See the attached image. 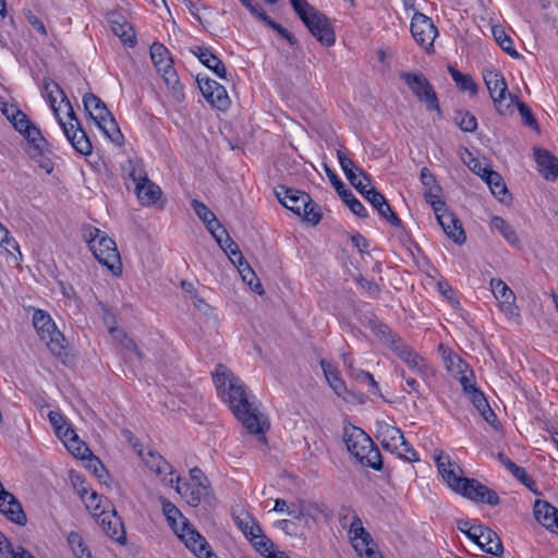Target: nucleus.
I'll list each match as a JSON object with an SVG mask.
<instances>
[{"label":"nucleus","instance_id":"obj_1","mask_svg":"<svg viewBox=\"0 0 558 558\" xmlns=\"http://www.w3.org/2000/svg\"><path fill=\"white\" fill-rule=\"evenodd\" d=\"M218 396L250 434L264 435L266 420L245 384L226 365L217 364L211 373Z\"/></svg>","mask_w":558,"mask_h":558},{"label":"nucleus","instance_id":"obj_2","mask_svg":"<svg viewBox=\"0 0 558 558\" xmlns=\"http://www.w3.org/2000/svg\"><path fill=\"white\" fill-rule=\"evenodd\" d=\"M218 396L250 434L264 435L266 420L245 384L226 365L217 364L211 373Z\"/></svg>","mask_w":558,"mask_h":558},{"label":"nucleus","instance_id":"obj_3","mask_svg":"<svg viewBox=\"0 0 558 558\" xmlns=\"http://www.w3.org/2000/svg\"><path fill=\"white\" fill-rule=\"evenodd\" d=\"M337 157L341 169L347 179L359 191V193L378 211L381 218L393 227H401V219L393 213L386 197L371 186V179L367 173L356 167L341 150L337 151Z\"/></svg>","mask_w":558,"mask_h":558},{"label":"nucleus","instance_id":"obj_4","mask_svg":"<svg viewBox=\"0 0 558 558\" xmlns=\"http://www.w3.org/2000/svg\"><path fill=\"white\" fill-rule=\"evenodd\" d=\"M162 512L175 535L198 558H218L210 545L198 531L192 527L181 511L168 499L160 497Z\"/></svg>","mask_w":558,"mask_h":558},{"label":"nucleus","instance_id":"obj_5","mask_svg":"<svg viewBox=\"0 0 558 558\" xmlns=\"http://www.w3.org/2000/svg\"><path fill=\"white\" fill-rule=\"evenodd\" d=\"M343 441L350 454L363 466L372 468L376 471L381 470V453L363 429L353 425L344 426Z\"/></svg>","mask_w":558,"mask_h":558},{"label":"nucleus","instance_id":"obj_6","mask_svg":"<svg viewBox=\"0 0 558 558\" xmlns=\"http://www.w3.org/2000/svg\"><path fill=\"white\" fill-rule=\"evenodd\" d=\"M83 238L88 243L95 258L101 265L106 266L116 276L121 274L122 263L120 253L116 242L106 232L88 226L83 229Z\"/></svg>","mask_w":558,"mask_h":558},{"label":"nucleus","instance_id":"obj_7","mask_svg":"<svg viewBox=\"0 0 558 558\" xmlns=\"http://www.w3.org/2000/svg\"><path fill=\"white\" fill-rule=\"evenodd\" d=\"M83 104L86 112L95 121L102 133L112 143L121 146L123 143V134L106 104L93 93H86L84 95Z\"/></svg>","mask_w":558,"mask_h":558},{"label":"nucleus","instance_id":"obj_8","mask_svg":"<svg viewBox=\"0 0 558 558\" xmlns=\"http://www.w3.org/2000/svg\"><path fill=\"white\" fill-rule=\"evenodd\" d=\"M375 436L381 446L398 457L407 461L414 462L418 460L415 449L405 440L400 428L392 426L384 421H377L375 424Z\"/></svg>","mask_w":558,"mask_h":558},{"label":"nucleus","instance_id":"obj_9","mask_svg":"<svg viewBox=\"0 0 558 558\" xmlns=\"http://www.w3.org/2000/svg\"><path fill=\"white\" fill-rule=\"evenodd\" d=\"M33 325L49 351L60 356L66 348V340L58 330L51 316L43 310H36L33 314Z\"/></svg>","mask_w":558,"mask_h":558},{"label":"nucleus","instance_id":"obj_10","mask_svg":"<svg viewBox=\"0 0 558 558\" xmlns=\"http://www.w3.org/2000/svg\"><path fill=\"white\" fill-rule=\"evenodd\" d=\"M483 78L496 110L500 114L512 112L515 98L508 93V85L504 75L497 71L488 70L483 73Z\"/></svg>","mask_w":558,"mask_h":558},{"label":"nucleus","instance_id":"obj_11","mask_svg":"<svg viewBox=\"0 0 558 558\" xmlns=\"http://www.w3.org/2000/svg\"><path fill=\"white\" fill-rule=\"evenodd\" d=\"M310 33L324 46L330 47L336 43L335 29L328 17L311 5L299 15Z\"/></svg>","mask_w":558,"mask_h":558},{"label":"nucleus","instance_id":"obj_12","mask_svg":"<svg viewBox=\"0 0 558 558\" xmlns=\"http://www.w3.org/2000/svg\"><path fill=\"white\" fill-rule=\"evenodd\" d=\"M400 78L408 85L414 96L425 105L428 111L441 113L437 94L429 81L421 73L401 72Z\"/></svg>","mask_w":558,"mask_h":558},{"label":"nucleus","instance_id":"obj_13","mask_svg":"<svg viewBox=\"0 0 558 558\" xmlns=\"http://www.w3.org/2000/svg\"><path fill=\"white\" fill-rule=\"evenodd\" d=\"M390 342V350L402 360L411 371L422 378H426L433 373L427 361L402 339L391 340Z\"/></svg>","mask_w":558,"mask_h":558},{"label":"nucleus","instance_id":"obj_14","mask_svg":"<svg viewBox=\"0 0 558 558\" xmlns=\"http://www.w3.org/2000/svg\"><path fill=\"white\" fill-rule=\"evenodd\" d=\"M411 33L415 41L429 51L434 47V40L438 31L430 17L421 12H415L411 21Z\"/></svg>","mask_w":558,"mask_h":558},{"label":"nucleus","instance_id":"obj_15","mask_svg":"<svg viewBox=\"0 0 558 558\" xmlns=\"http://www.w3.org/2000/svg\"><path fill=\"white\" fill-rule=\"evenodd\" d=\"M434 459L444 481L448 484V486L456 493H459V489L462 488L464 481L468 477L462 476V469L453 463L449 456L444 454L442 450H435Z\"/></svg>","mask_w":558,"mask_h":558},{"label":"nucleus","instance_id":"obj_16","mask_svg":"<svg viewBox=\"0 0 558 558\" xmlns=\"http://www.w3.org/2000/svg\"><path fill=\"white\" fill-rule=\"evenodd\" d=\"M59 123L63 130L64 135L73 146V148L82 155H90L93 151L92 143L82 129L81 122L75 116V119L68 118V121H63L59 118Z\"/></svg>","mask_w":558,"mask_h":558},{"label":"nucleus","instance_id":"obj_17","mask_svg":"<svg viewBox=\"0 0 558 558\" xmlns=\"http://www.w3.org/2000/svg\"><path fill=\"white\" fill-rule=\"evenodd\" d=\"M2 116L5 117L12 128L26 141L38 135L40 132V130L29 120L27 114L15 105L2 102Z\"/></svg>","mask_w":558,"mask_h":558},{"label":"nucleus","instance_id":"obj_18","mask_svg":"<svg viewBox=\"0 0 558 558\" xmlns=\"http://www.w3.org/2000/svg\"><path fill=\"white\" fill-rule=\"evenodd\" d=\"M44 92L58 120L61 118L60 112L62 110L65 111L68 118L75 119L74 109L58 83L51 78H44Z\"/></svg>","mask_w":558,"mask_h":558},{"label":"nucleus","instance_id":"obj_19","mask_svg":"<svg viewBox=\"0 0 558 558\" xmlns=\"http://www.w3.org/2000/svg\"><path fill=\"white\" fill-rule=\"evenodd\" d=\"M26 142V153L29 158L46 173H51L53 170V162L50 158L51 150L49 148V143L43 136L41 131L38 135L33 136Z\"/></svg>","mask_w":558,"mask_h":558},{"label":"nucleus","instance_id":"obj_20","mask_svg":"<svg viewBox=\"0 0 558 558\" xmlns=\"http://www.w3.org/2000/svg\"><path fill=\"white\" fill-rule=\"evenodd\" d=\"M458 494L472 501L487 504L489 506H497L500 502V498L495 490L474 478L465 480Z\"/></svg>","mask_w":558,"mask_h":558},{"label":"nucleus","instance_id":"obj_21","mask_svg":"<svg viewBox=\"0 0 558 558\" xmlns=\"http://www.w3.org/2000/svg\"><path fill=\"white\" fill-rule=\"evenodd\" d=\"M150 58L157 71L162 73L168 85L178 83V76L172 66V59L166 46L159 43L153 44L150 46Z\"/></svg>","mask_w":558,"mask_h":558},{"label":"nucleus","instance_id":"obj_22","mask_svg":"<svg viewBox=\"0 0 558 558\" xmlns=\"http://www.w3.org/2000/svg\"><path fill=\"white\" fill-rule=\"evenodd\" d=\"M325 171L326 174L339 194V196L342 198V201L349 206L351 211L361 218L367 217V210L364 207V205L354 196V194L345 189L343 182L339 179V177L328 167L325 165Z\"/></svg>","mask_w":558,"mask_h":558},{"label":"nucleus","instance_id":"obj_23","mask_svg":"<svg viewBox=\"0 0 558 558\" xmlns=\"http://www.w3.org/2000/svg\"><path fill=\"white\" fill-rule=\"evenodd\" d=\"M276 196L278 201L289 210L298 216H301V210L305 205H308L311 196L302 191L289 189L284 185H279L276 189Z\"/></svg>","mask_w":558,"mask_h":558},{"label":"nucleus","instance_id":"obj_24","mask_svg":"<svg viewBox=\"0 0 558 558\" xmlns=\"http://www.w3.org/2000/svg\"><path fill=\"white\" fill-rule=\"evenodd\" d=\"M492 291L500 304V310L509 317L519 316V310L515 305V295L512 290L498 278L490 280Z\"/></svg>","mask_w":558,"mask_h":558},{"label":"nucleus","instance_id":"obj_25","mask_svg":"<svg viewBox=\"0 0 558 558\" xmlns=\"http://www.w3.org/2000/svg\"><path fill=\"white\" fill-rule=\"evenodd\" d=\"M435 215L438 223L441 226L448 238H450L457 244H462L465 242L466 236L464 230L459 222V219L452 211L448 210L446 207Z\"/></svg>","mask_w":558,"mask_h":558},{"label":"nucleus","instance_id":"obj_26","mask_svg":"<svg viewBox=\"0 0 558 558\" xmlns=\"http://www.w3.org/2000/svg\"><path fill=\"white\" fill-rule=\"evenodd\" d=\"M2 515H4L10 522L24 526L27 523V517L21 502L15 496L7 492L2 487Z\"/></svg>","mask_w":558,"mask_h":558},{"label":"nucleus","instance_id":"obj_27","mask_svg":"<svg viewBox=\"0 0 558 558\" xmlns=\"http://www.w3.org/2000/svg\"><path fill=\"white\" fill-rule=\"evenodd\" d=\"M98 523L101 530L112 539L120 544H124L125 532L121 519L117 515L116 511L106 512L101 511L98 515Z\"/></svg>","mask_w":558,"mask_h":558},{"label":"nucleus","instance_id":"obj_28","mask_svg":"<svg viewBox=\"0 0 558 558\" xmlns=\"http://www.w3.org/2000/svg\"><path fill=\"white\" fill-rule=\"evenodd\" d=\"M348 536L353 548L360 556L363 555V548H366L368 545H374L372 535L364 529L363 522L359 515H354L353 521L350 522Z\"/></svg>","mask_w":558,"mask_h":558},{"label":"nucleus","instance_id":"obj_29","mask_svg":"<svg viewBox=\"0 0 558 558\" xmlns=\"http://www.w3.org/2000/svg\"><path fill=\"white\" fill-rule=\"evenodd\" d=\"M535 161L538 171L546 180H556L558 178V158L544 148L534 149Z\"/></svg>","mask_w":558,"mask_h":558},{"label":"nucleus","instance_id":"obj_30","mask_svg":"<svg viewBox=\"0 0 558 558\" xmlns=\"http://www.w3.org/2000/svg\"><path fill=\"white\" fill-rule=\"evenodd\" d=\"M191 52L209 70H211L219 78L227 80V70L225 63L214 54L208 48L195 46L191 48Z\"/></svg>","mask_w":558,"mask_h":558},{"label":"nucleus","instance_id":"obj_31","mask_svg":"<svg viewBox=\"0 0 558 558\" xmlns=\"http://www.w3.org/2000/svg\"><path fill=\"white\" fill-rule=\"evenodd\" d=\"M475 544L484 551L497 557H500L504 553V546L500 537L496 532L485 525H483L481 531H478Z\"/></svg>","mask_w":558,"mask_h":558},{"label":"nucleus","instance_id":"obj_32","mask_svg":"<svg viewBox=\"0 0 558 558\" xmlns=\"http://www.w3.org/2000/svg\"><path fill=\"white\" fill-rule=\"evenodd\" d=\"M535 519L546 529L555 531L558 524V509L545 500H536L534 504Z\"/></svg>","mask_w":558,"mask_h":558},{"label":"nucleus","instance_id":"obj_33","mask_svg":"<svg viewBox=\"0 0 558 558\" xmlns=\"http://www.w3.org/2000/svg\"><path fill=\"white\" fill-rule=\"evenodd\" d=\"M2 247L5 252V260L13 267H20L22 262V253L20 245L14 238L10 236V232L2 226Z\"/></svg>","mask_w":558,"mask_h":558},{"label":"nucleus","instance_id":"obj_34","mask_svg":"<svg viewBox=\"0 0 558 558\" xmlns=\"http://www.w3.org/2000/svg\"><path fill=\"white\" fill-rule=\"evenodd\" d=\"M134 191L141 204L147 206L154 205L161 196L160 187L149 179H146L143 184L136 185Z\"/></svg>","mask_w":558,"mask_h":558},{"label":"nucleus","instance_id":"obj_35","mask_svg":"<svg viewBox=\"0 0 558 558\" xmlns=\"http://www.w3.org/2000/svg\"><path fill=\"white\" fill-rule=\"evenodd\" d=\"M320 367L331 389L337 396L343 397L347 392V387L343 379L339 376L337 368L326 360L320 361Z\"/></svg>","mask_w":558,"mask_h":558},{"label":"nucleus","instance_id":"obj_36","mask_svg":"<svg viewBox=\"0 0 558 558\" xmlns=\"http://www.w3.org/2000/svg\"><path fill=\"white\" fill-rule=\"evenodd\" d=\"M144 461L146 465L165 482L167 481V476L173 473L172 466L159 453L149 451L144 458Z\"/></svg>","mask_w":558,"mask_h":558},{"label":"nucleus","instance_id":"obj_37","mask_svg":"<svg viewBox=\"0 0 558 558\" xmlns=\"http://www.w3.org/2000/svg\"><path fill=\"white\" fill-rule=\"evenodd\" d=\"M233 521L247 539L256 537L257 533H260V525L247 512L242 511L239 514H233Z\"/></svg>","mask_w":558,"mask_h":558},{"label":"nucleus","instance_id":"obj_38","mask_svg":"<svg viewBox=\"0 0 558 558\" xmlns=\"http://www.w3.org/2000/svg\"><path fill=\"white\" fill-rule=\"evenodd\" d=\"M483 180L489 186L492 193L501 202L509 196L508 189L501 178V175L493 170L484 171Z\"/></svg>","mask_w":558,"mask_h":558},{"label":"nucleus","instance_id":"obj_39","mask_svg":"<svg viewBox=\"0 0 558 558\" xmlns=\"http://www.w3.org/2000/svg\"><path fill=\"white\" fill-rule=\"evenodd\" d=\"M498 460L513 474V476L519 480L523 485L532 489L534 485V481L532 477L525 472V470L521 466H518L513 463L506 454L499 453Z\"/></svg>","mask_w":558,"mask_h":558},{"label":"nucleus","instance_id":"obj_40","mask_svg":"<svg viewBox=\"0 0 558 558\" xmlns=\"http://www.w3.org/2000/svg\"><path fill=\"white\" fill-rule=\"evenodd\" d=\"M448 71L460 90H468L472 95L477 93V84L473 81L471 75L461 73L452 65L448 66Z\"/></svg>","mask_w":558,"mask_h":558},{"label":"nucleus","instance_id":"obj_41","mask_svg":"<svg viewBox=\"0 0 558 558\" xmlns=\"http://www.w3.org/2000/svg\"><path fill=\"white\" fill-rule=\"evenodd\" d=\"M215 90H211L205 95H203L206 100L215 108L219 110H226L230 106V99L227 94L226 88L219 84L218 86H214Z\"/></svg>","mask_w":558,"mask_h":558},{"label":"nucleus","instance_id":"obj_42","mask_svg":"<svg viewBox=\"0 0 558 558\" xmlns=\"http://www.w3.org/2000/svg\"><path fill=\"white\" fill-rule=\"evenodd\" d=\"M490 228L498 231L510 244H517L519 242L514 229L504 218L494 216L490 219Z\"/></svg>","mask_w":558,"mask_h":558},{"label":"nucleus","instance_id":"obj_43","mask_svg":"<svg viewBox=\"0 0 558 558\" xmlns=\"http://www.w3.org/2000/svg\"><path fill=\"white\" fill-rule=\"evenodd\" d=\"M236 268L242 277V280L247 283L254 292L258 293L259 295L264 294L265 291L263 286L247 262H243V264H240V266Z\"/></svg>","mask_w":558,"mask_h":558},{"label":"nucleus","instance_id":"obj_44","mask_svg":"<svg viewBox=\"0 0 558 558\" xmlns=\"http://www.w3.org/2000/svg\"><path fill=\"white\" fill-rule=\"evenodd\" d=\"M111 28L114 35H117L125 45L133 47L136 44L135 32L132 25L128 22L119 23L112 21Z\"/></svg>","mask_w":558,"mask_h":558},{"label":"nucleus","instance_id":"obj_45","mask_svg":"<svg viewBox=\"0 0 558 558\" xmlns=\"http://www.w3.org/2000/svg\"><path fill=\"white\" fill-rule=\"evenodd\" d=\"M492 33L499 46L512 57H518L519 53L513 49L512 39L505 33L504 28L499 25L492 26Z\"/></svg>","mask_w":558,"mask_h":558},{"label":"nucleus","instance_id":"obj_46","mask_svg":"<svg viewBox=\"0 0 558 558\" xmlns=\"http://www.w3.org/2000/svg\"><path fill=\"white\" fill-rule=\"evenodd\" d=\"M68 543L77 558H93L83 537L77 532H71L69 534Z\"/></svg>","mask_w":558,"mask_h":558},{"label":"nucleus","instance_id":"obj_47","mask_svg":"<svg viewBox=\"0 0 558 558\" xmlns=\"http://www.w3.org/2000/svg\"><path fill=\"white\" fill-rule=\"evenodd\" d=\"M86 459V468L99 480V482L106 484L108 473L100 459L95 457L93 453L88 454Z\"/></svg>","mask_w":558,"mask_h":558},{"label":"nucleus","instance_id":"obj_48","mask_svg":"<svg viewBox=\"0 0 558 558\" xmlns=\"http://www.w3.org/2000/svg\"><path fill=\"white\" fill-rule=\"evenodd\" d=\"M301 216L305 221L313 226L318 225L323 217L319 205L316 204L312 198L308 202V205H305V207L302 208Z\"/></svg>","mask_w":558,"mask_h":558},{"label":"nucleus","instance_id":"obj_49","mask_svg":"<svg viewBox=\"0 0 558 558\" xmlns=\"http://www.w3.org/2000/svg\"><path fill=\"white\" fill-rule=\"evenodd\" d=\"M454 120L463 132H474L477 128L475 116L469 111H458Z\"/></svg>","mask_w":558,"mask_h":558},{"label":"nucleus","instance_id":"obj_50","mask_svg":"<svg viewBox=\"0 0 558 558\" xmlns=\"http://www.w3.org/2000/svg\"><path fill=\"white\" fill-rule=\"evenodd\" d=\"M64 445L74 457L80 459H86L87 456L92 453L86 444L82 441L77 435Z\"/></svg>","mask_w":558,"mask_h":558},{"label":"nucleus","instance_id":"obj_51","mask_svg":"<svg viewBox=\"0 0 558 558\" xmlns=\"http://www.w3.org/2000/svg\"><path fill=\"white\" fill-rule=\"evenodd\" d=\"M253 547L263 556L267 557L272 551L274 543L263 533H257L256 537L248 539Z\"/></svg>","mask_w":558,"mask_h":558},{"label":"nucleus","instance_id":"obj_52","mask_svg":"<svg viewBox=\"0 0 558 558\" xmlns=\"http://www.w3.org/2000/svg\"><path fill=\"white\" fill-rule=\"evenodd\" d=\"M128 178L132 180L134 187H136V185L143 184V182L148 179L146 171L140 162L130 160L128 165Z\"/></svg>","mask_w":558,"mask_h":558},{"label":"nucleus","instance_id":"obj_53","mask_svg":"<svg viewBox=\"0 0 558 558\" xmlns=\"http://www.w3.org/2000/svg\"><path fill=\"white\" fill-rule=\"evenodd\" d=\"M482 526V524L472 523L470 520L460 519L457 521L458 530L465 534L473 543L476 542L478 531H481Z\"/></svg>","mask_w":558,"mask_h":558},{"label":"nucleus","instance_id":"obj_54","mask_svg":"<svg viewBox=\"0 0 558 558\" xmlns=\"http://www.w3.org/2000/svg\"><path fill=\"white\" fill-rule=\"evenodd\" d=\"M264 23L268 27H270L271 29L277 32L282 38H284L289 43L290 46L298 45L296 38L287 28H284L282 25H280L279 23L275 22L270 16L264 17Z\"/></svg>","mask_w":558,"mask_h":558},{"label":"nucleus","instance_id":"obj_55","mask_svg":"<svg viewBox=\"0 0 558 558\" xmlns=\"http://www.w3.org/2000/svg\"><path fill=\"white\" fill-rule=\"evenodd\" d=\"M350 376H352L357 381L368 384L372 387L373 393L379 392V386L371 373L359 368H352Z\"/></svg>","mask_w":558,"mask_h":558},{"label":"nucleus","instance_id":"obj_56","mask_svg":"<svg viewBox=\"0 0 558 558\" xmlns=\"http://www.w3.org/2000/svg\"><path fill=\"white\" fill-rule=\"evenodd\" d=\"M78 493L88 509L97 511L100 508L101 497L96 492L88 493L85 487H82Z\"/></svg>","mask_w":558,"mask_h":558},{"label":"nucleus","instance_id":"obj_57","mask_svg":"<svg viewBox=\"0 0 558 558\" xmlns=\"http://www.w3.org/2000/svg\"><path fill=\"white\" fill-rule=\"evenodd\" d=\"M420 180L424 186V191H441L436 177L426 167L421 169Z\"/></svg>","mask_w":558,"mask_h":558},{"label":"nucleus","instance_id":"obj_58","mask_svg":"<svg viewBox=\"0 0 558 558\" xmlns=\"http://www.w3.org/2000/svg\"><path fill=\"white\" fill-rule=\"evenodd\" d=\"M441 191H424L423 196L427 204H429L435 214L446 208L445 202L440 197Z\"/></svg>","mask_w":558,"mask_h":558},{"label":"nucleus","instance_id":"obj_59","mask_svg":"<svg viewBox=\"0 0 558 558\" xmlns=\"http://www.w3.org/2000/svg\"><path fill=\"white\" fill-rule=\"evenodd\" d=\"M222 251L228 255L229 259L233 265L236 267L240 266V264H243V262H246L243 257L238 244L232 240V243H228Z\"/></svg>","mask_w":558,"mask_h":558},{"label":"nucleus","instance_id":"obj_60","mask_svg":"<svg viewBox=\"0 0 558 558\" xmlns=\"http://www.w3.org/2000/svg\"><path fill=\"white\" fill-rule=\"evenodd\" d=\"M191 206L204 225L210 222V219L215 217V214L204 203L197 199H193Z\"/></svg>","mask_w":558,"mask_h":558},{"label":"nucleus","instance_id":"obj_61","mask_svg":"<svg viewBox=\"0 0 558 558\" xmlns=\"http://www.w3.org/2000/svg\"><path fill=\"white\" fill-rule=\"evenodd\" d=\"M468 396L470 401L473 403V405L480 413L489 407L484 393L478 389H471Z\"/></svg>","mask_w":558,"mask_h":558},{"label":"nucleus","instance_id":"obj_62","mask_svg":"<svg viewBox=\"0 0 558 558\" xmlns=\"http://www.w3.org/2000/svg\"><path fill=\"white\" fill-rule=\"evenodd\" d=\"M2 544H4L7 550L10 553L12 558H35L28 550L24 547L19 546L16 548L13 547L11 542L2 535Z\"/></svg>","mask_w":558,"mask_h":558},{"label":"nucleus","instance_id":"obj_63","mask_svg":"<svg viewBox=\"0 0 558 558\" xmlns=\"http://www.w3.org/2000/svg\"><path fill=\"white\" fill-rule=\"evenodd\" d=\"M517 105L523 122L533 129H537L538 124L531 109L524 102L517 101Z\"/></svg>","mask_w":558,"mask_h":558},{"label":"nucleus","instance_id":"obj_64","mask_svg":"<svg viewBox=\"0 0 558 558\" xmlns=\"http://www.w3.org/2000/svg\"><path fill=\"white\" fill-rule=\"evenodd\" d=\"M208 494V486L205 485L204 483H199V487H196L195 489H193L189 497H187V502L191 505V506H197L202 498L204 496H206Z\"/></svg>","mask_w":558,"mask_h":558}]
</instances>
